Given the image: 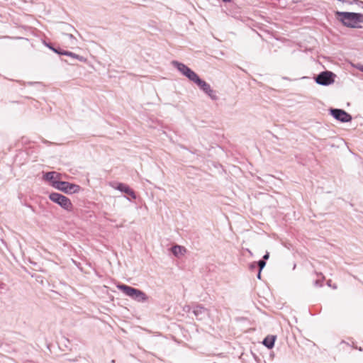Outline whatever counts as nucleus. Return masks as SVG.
<instances>
[{
	"label": "nucleus",
	"mask_w": 363,
	"mask_h": 363,
	"mask_svg": "<svg viewBox=\"0 0 363 363\" xmlns=\"http://www.w3.org/2000/svg\"><path fill=\"white\" fill-rule=\"evenodd\" d=\"M336 19L344 26L350 28H361L363 23V14L356 12L339 11L335 12Z\"/></svg>",
	"instance_id": "obj_1"
},
{
	"label": "nucleus",
	"mask_w": 363,
	"mask_h": 363,
	"mask_svg": "<svg viewBox=\"0 0 363 363\" xmlns=\"http://www.w3.org/2000/svg\"><path fill=\"white\" fill-rule=\"evenodd\" d=\"M117 288L124 294L138 302H145L148 299L147 296L143 291L128 285L119 284Z\"/></svg>",
	"instance_id": "obj_2"
},
{
	"label": "nucleus",
	"mask_w": 363,
	"mask_h": 363,
	"mask_svg": "<svg viewBox=\"0 0 363 363\" xmlns=\"http://www.w3.org/2000/svg\"><path fill=\"white\" fill-rule=\"evenodd\" d=\"M49 199L67 211H72L73 209V205L70 199L61 194L57 192L50 193Z\"/></svg>",
	"instance_id": "obj_3"
},
{
	"label": "nucleus",
	"mask_w": 363,
	"mask_h": 363,
	"mask_svg": "<svg viewBox=\"0 0 363 363\" xmlns=\"http://www.w3.org/2000/svg\"><path fill=\"white\" fill-rule=\"evenodd\" d=\"M52 186L68 194L78 193L81 190L80 186L64 181L54 182Z\"/></svg>",
	"instance_id": "obj_4"
},
{
	"label": "nucleus",
	"mask_w": 363,
	"mask_h": 363,
	"mask_svg": "<svg viewBox=\"0 0 363 363\" xmlns=\"http://www.w3.org/2000/svg\"><path fill=\"white\" fill-rule=\"evenodd\" d=\"M335 74L330 71H324L318 74L315 81L317 84L323 86H328L335 81Z\"/></svg>",
	"instance_id": "obj_5"
},
{
	"label": "nucleus",
	"mask_w": 363,
	"mask_h": 363,
	"mask_svg": "<svg viewBox=\"0 0 363 363\" xmlns=\"http://www.w3.org/2000/svg\"><path fill=\"white\" fill-rule=\"evenodd\" d=\"M329 111L335 119L342 123L350 122L352 120V116L343 109L331 108Z\"/></svg>",
	"instance_id": "obj_6"
},
{
	"label": "nucleus",
	"mask_w": 363,
	"mask_h": 363,
	"mask_svg": "<svg viewBox=\"0 0 363 363\" xmlns=\"http://www.w3.org/2000/svg\"><path fill=\"white\" fill-rule=\"evenodd\" d=\"M172 65L190 81L193 80L194 77L197 74L184 63L173 60L172 62Z\"/></svg>",
	"instance_id": "obj_7"
},
{
	"label": "nucleus",
	"mask_w": 363,
	"mask_h": 363,
	"mask_svg": "<svg viewBox=\"0 0 363 363\" xmlns=\"http://www.w3.org/2000/svg\"><path fill=\"white\" fill-rule=\"evenodd\" d=\"M112 187L120 191L121 192H123L128 194L131 197L132 199H136L137 198L135 192L131 188H130L128 185L124 183H116L112 185Z\"/></svg>",
	"instance_id": "obj_8"
},
{
	"label": "nucleus",
	"mask_w": 363,
	"mask_h": 363,
	"mask_svg": "<svg viewBox=\"0 0 363 363\" xmlns=\"http://www.w3.org/2000/svg\"><path fill=\"white\" fill-rule=\"evenodd\" d=\"M193 313L199 320H204L208 315V310L200 304H196L193 306Z\"/></svg>",
	"instance_id": "obj_9"
},
{
	"label": "nucleus",
	"mask_w": 363,
	"mask_h": 363,
	"mask_svg": "<svg viewBox=\"0 0 363 363\" xmlns=\"http://www.w3.org/2000/svg\"><path fill=\"white\" fill-rule=\"evenodd\" d=\"M191 82L195 83L199 86V88L205 94L208 92L209 89H211L210 84H208L204 80L201 79L198 74H196L195 77H194V79L191 80Z\"/></svg>",
	"instance_id": "obj_10"
},
{
	"label": "nucleus",
	"mask_w": 363,
	"mask_h": 363,
	"mask_svg": "<svg viewBox=\"0 0 363 363\" xmlns=\"http://www.w3.org/2000/svg\"><path fill=\"white\" fill-rule=\"evenodd\" d=\"M191 82L195 83L199 86V88L205 94L208 92L209 89H211L210 84H208L204 80L201 79L198 74H196L195 77H194V79L191 80Z\"/></svg>",
	"instance_id": "obj_11"
},
{
	"label": "nucleus",
	"mask_w": 363,
	"mask_h": 363,
	"mask_svg": "<svg viewBox=\"0 0 363 363\" xmlns=\"http://www.w3.org/2000/svg\"><path fill=\"white\" fill-rule=\"evenodd\" d=\"M277 337L274 335H268L262 341V344L268 349H272L274 346Z\"/></svg>",
	"instance_id": "obj_12"
},
{
	"label": "nucleus",
	"mask_w": 363,
	"mask_h": 363,
	"mask_svg": "<svg viewBox=\"0 0 363 363\" xmlns=\"http://www.w3.org/2000/svg\"><path fill=\"white\" fill-rule=\"evenodd\" d=\"M172 254L174 256L182 255L186 252L185 247L180 245H174L171 249Z\"/></svg>",
	"instance_id": "obj_13"
},
{
	"label": "nucleus",
	"mask_w": 363,
	"mask_h": 363,
	"mask_svg": "<svg viewBox=\"0 0 363 363\" xmlns=\"http://www.w3.org/2000/svg\"><path fill=\"white\" fill-rule=\"evenodd\" d=\"M315 274L319 278L313 281V286L315 287H322L323 282L325 280V276L321 272H315Z\"/></svg>",
	"instance_id": "obj_14"
},
{
	"label": "nucleus",
	"mask_w": 363,
	"mask_h": 363,
	"mask_svg": "<svg viewBox=\"0 0 363 363\" xmlns=\"http://www.w3.org/2000/svg\"><path fill=\"white\" fill-rule=\"evenodd\" d=\"M62 55H66V56L70 57L72 58V61L77 60L79 61L82 62L84 60V58L82 56H79V55H78L74 52H72L70 51H68V50L63 52Z\"/></svg>",
	"instance_id": "obj_15"
},
{
	"label": "nucleus",
	"mask_w": 363,
	"mask_h": 363,
	"mask_svg": "<svg viewBox=\"0 0 363 363\" xmlns=\"http://www.w3.org/2000/svg\"><path fill=\"white\" fill-rule=\"evenodd\" d=\"M57 173L55 172H46L44 175H43V179L45 180V181H48V182H50L52 183V184H53L54 182H56L55 180V175Z\"/></svg>",
	"instance_id": "obj_16"
},
{
	"label": "nucleus",
	"mask_w": 363,
	"mask_h": 363,
	"mask_svg": "<svg viewBox=\"0 0 363 363\" xmlns=\"http://www.w3.org/2000/svg\"><path fill=\"white\" fill-rule=\"evenodd\" d=\"M212 100L216 101L218 99L216 91L212 89H209L208 92L206 93Z\"/></svg>",
	"instance_id": "obj_17"
},
{
	"label": "nucleus",
	"mask_w": 363,
	"mask_h": 363,
	"mask_svg": "<svg viewBox=\"0 0 363 363\" xmlns=\"http://www.w3.org/2000/svg\"><path fill=\"white\" fill-rule=\"evenodd\" d=\"M348 4H356L359 7L363 8V1L361 0H345V2Z\"/></svg>",
	"instance_id": "obj_18"
},
{
	"label": "nucleus",
	"mask_w": 363,
	"mask_h": 363,
	"mask_svg": "<svg viewBox=\"0 0 363 363\" xmlns=\"http://www.w3.org/2000/svg\"><path fill=\"white\" fill-rule=\"evenodd\" d=\"M256 262L259 271H262L266 265V262L262 259H259L258 262Z\"/></svg>",
	"instance_id": "obj_19"
},
{
	"label": "nucleus",
	"mask_w": 363,
	"mask_h": 363,
	"mask_svg": "<svg viewBox=\"0 0 363 363\" xmlns=\"http://www.w3.org/2000/svg\"><path fill=\"white\" fill-rule=\"evenodd\" d=\"M64 26H65L64 29L67 31H76L75 28L72 26H71L68 23H64Z\"/></svg>",
	"instance_id": "obj_20"
},
{
	"label": "nucleus",
	"mask_w": 363,
	"mask_h": 363,
	"mask_svg": "<svg viewBox=\"0 0 363 363\" xmlns=\"http://www.w3.org/2000/svg\"><path fill=\"white\" fill-rule=\"evenodd\" d=\"M65 50L61 49L60 48H55V50H53L54 52L60 55H62V52H65Z\"/></svg>",
	"instance_id": "obj_21"
},
{
	"label": "nucleus",
	"mask_w": 363,
	"mask_h": 363,
	"mask_svg": "<svg viewBox=\"0 0 363 363\" xmlns=\"http://www.w3.org/2000/svg\"><path fill=\"white\" fill-rule=\"evenodd\" d=\"M44 43V45L48 47L49 49H50L51 50H55V47H53V45L51 44V43H46L45 41L43 42Z\"/></svg>",
	"instance_id": "obj_22"
},
{
	"label": "nucleus",
	"mask_w": 363,
	"mask_h": 363,
	"mask_svg": "<svg viewBox=\"0 0 363 363\" xmlns=\"http://www.w3.org/2000/svg\"><path fill=\"white\" fill-rule=\"evenodd\" d=\"M257 267V262H252V263L250 264V268L251 269H255Z\"/></svg>",
	"instance_id": "obj_23"
},
{
	"label": "nucleus",
	"mask_w": 363,
	"mask_h": 363,
	"mask_svg": "<svg viewBox=\"0 0 363 363\" xmlns=\"http://www.w3.org/2000/svg\"><path fill=\"white\" fill-rule=\"evenodd\" d=\"M269 257V252H266L265 255L263 256L262 257V260H264L266 262V260H267Z\"/></svg>",
	"instance_id": "obj_24"
},
{
	"label": "nucleus",
	"mask_w": 363,
	"mask_h": 363,
	"mask_svg": "<svg viewBox=\"0 0 363 363\" xmlns=\"http://www.w3.org/2000/svg\"><path fill=\"white\" fill-rule=\"evenodd\" d=\"M261 272L262 271H259L258 272L257 274V277L258 279H261Z\"/></svg>",
	"instance_id": "obj_25"
},
{
	"label": "nucleus",
	"mask_w": 363,
	"mask_h": 363,
	"mask_svg": "<svg viewBox=\"0 0 363 363\" xmlns=\"http://www.w3.org/2000/svg\"><path fill=\"white\" fill-rule=\"evenodd\" d=\"M67 36L69 37V39L75 38L74 36L72 33L67 34Z\"/></svg>",
	"instance_id": "obj_26"
},
{
	"label": "nucleus",
	"mask_w": 363,
	"mask_h": 363,
	"mask_svg": "<svg viewBox=\"0 0 363 363\" xmlns=\"http://www.w3.org/2000/svg\"><path fill=\"white\" fill-rule=\"evenodd\" d=\"M67 361H69V362H77V358H74V359H67Z\"/></svg>",
	"instance_id": "obj_27"
},
{
	"label": "nucleus",
	"mask_w": 363,
	"mask_h": 363,
	"mask_svg": "<svg viewBox=\"0 0 363 363\" xmlns=\"http://www.w3.org/2000/svg\"><path fill=\"white\" fill-rule=\"evenodd\" d=\"M330 283H331V280H330V279H329V280L327 281V285H328V286H331Z\"/></svg>",
	"instance_id": "obj_28"
},
{
	"label": "nucleus",
	"mask_w": 363,
	"mask_h": 363,
	"mask_svg": "<svg viewBox=\"0 0 363 363\" xmlns=\"http://www.w3.org/2000/svg\"><path fill=\"white\" fill-rule=\"evenodd\" d=\"M358 69L363 72V65H361Z\"/></svg>",
	"instance_id": "obj_29"
},
{
	"label": "nucleus",
	"mask_w": 363,
	"mask_h": 363,
	"mask_svg": "<svg viewBox=\"0 0 363 363\" xmlns=\"http://www.w3.org/2000/svg\"><path fill=\"white\" fill-rule=\"evenodd\" d=\"M355 348L357 350H358L359 351H362L363 350V349L361 347H355Z\"/></svg>",
	"instance_id": "obj_30"
},
{
	"label": "nucleus",
	"mask_w": 363,
	"mask_h": 363,
	"mask_svg": "<svg viewBox=\"0 0 363 363\" xmlns=\"http://www.w3.org/2000/svg\"><path fill=\"white\" fill-rule=\"evenodd\" d=\"M222 1H223V2H225V3H226V2H230V1H231V0H222Z\"/></svg>",
	"instance_id": "obj_31"
},
{
	"label": "nucleus",
	"mask_w": 363,
	"mask_h": 363,
	"mask_svg": "<svg viewBox=\"0 0 363 363\" xmlns=\"http://www.w3.org/2000/svg\"><path fill=\"white\" fill-rule=\"evenodd\" d=\"M214 363H217V362H214Z\"/></svg>",
	"instance_id": "obj_32"
}]
</instances>
